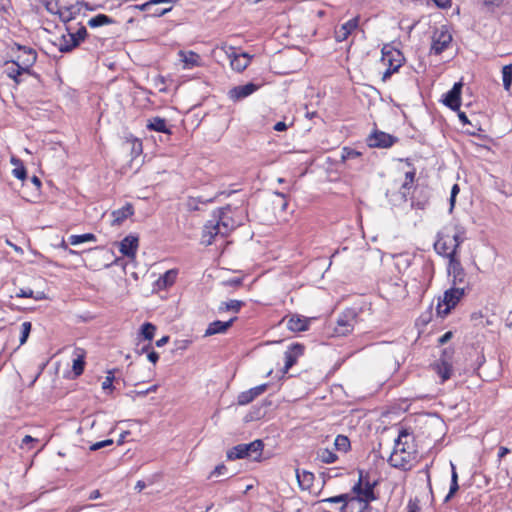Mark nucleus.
Here are the masks:
<instances>
[{"mask_svg":"<svg viewBox=\"0 0 512 512\" xmlns=\"http://www.w3.org/2000/svg\"><path fill=\"white\" fill-rule=\"evenodd\" d=\"M96 241V236L93 233H85L81 235H71L69 237V243L71 245H78L84 242Z\"/></svg>","mask_w":512,"mask_h":512,"instance_id":"obj_39","label":"nucleus"},{"mask_svg":"<svg viewBox=\"0 0 512 512\" xmlns=\"http://www.w3.org/2000/svg\"><path fill=\"white\" fill-rule=\"evenodd\" d=\"M147 354V358L148 360L153 363V364H156L159 360V354L152 348Z\"/></svg>","mask_w":512,"mask_h":512,"instance_id":"obj_61","label":"nucleus"},{"mask_svg":"<svg viewBox=\"0 0 512 512\" xmlns=\"http://www.w3.org/2000/svg\"><path fill=\"white\" fill-rule=\"evenodd\" d=\"M114 379H115V377H114L112 371H109L108 375L105 378V381L102 383V388L104 390H106V389H111L112 390L114 388L113 387Z\"/></svg>","mask_w":512,"mask_h":512,"instance_id":"obj_52","label":"nucleus"},{"mask_svg":"<svg viewBox=\"0 0 512 512\" xmlns=\"http://www.w3.org/2000/svg\"><path fill=\"white\" fill-rule=\"evenodd\" d=\"M135 9L147 12L148 16L161 17L172 10V7L159 8L156 4H151V0L134 6Z\"/></svg>","mask_w":512,"mask_h":512,"instance_id":"obj_25","label":"nucleus"},{"mask_svg":"<svg viewBox=\"0 0 512 512\" xmlns=\"http://www.w3.org/2000/svg\"><path fill=\"white\" fill-rule=\"evenodd\" d=\"M10 53L11 60L7 61L6 64L11 63L14 66H21V70H26L28 75L40 81V75L31 69L37 61V52L35 49L14 42L10 46Z\"/></svg>","mask_w":512,"mask_h":512,"instance_id":"obj_3","label":"nucleus"},{"mask_svg":"<svg viewBox=\"0 0 512 512\" xmlns=\"http://www.w3.org/2000/svg\"><path fill=\"white\" fill-rule=\"evenodd\" d=\"M115 20L105 14H98L88 21V26L91 28H97L104 25L114 24Z\"/></svg>","mask_w":512,"mask_h":512,"instance_id":"obj_35","label":"nucleus"},{"mask_svg":"<svg viewBox=\"0 0 512 512\" xmlns=\"http://www.w3.org/2000/svg\"><path fill=\"white\" fill-rule=\"evenodd\" d=\"M156 326L150 322L141 325L137 339L151 342L154 338Z\"/></svg>","mask_w":512,"mask_h":512,"instance_id":"obj_33","label":"nucleus"},{"mask_svg":"<svg viewBox=\"0 0 512 512\" xmlns=\"http://www.w3.org/2000/svg\"><path fill=\"white\" fill-rule=\"evenodd\" d=\"M139 247V237L134 234H129L122 239L119 243V251L123 256L128 258H135Z\"/></svg>","mask_w":512,"mask_h":512,"instance_id":"obj_15","label":"nucleus"},{"mask_svg":"<svg viewBox=\"0 0 512 512\" xmlns=\"http://www.w3.org/2000/svg\"><path fill=\"white\" fill-rule=\"evenodd\" d=\"M448 274L452 276V284L460 286L465 283L466 273L458 257H455V252L451 253L450 261L447 267Z\"/></svg>","mask_w":512,"mask_h":512,"instance_id":"obj_10","label":"nucleus"},{"mask_svg":"<svg viewBox=\"0 0 512 512\" xmlns=\"http://www.w3.org/2000/svg\"><path fill=\"white\" fill-rule=\"evenodd\" d=\"M287 129V124L283 121H279L274 125V130L278 132L285 131Z\"/></svg>","mask_w":512,"mask_h":512,"instance_id":"obj_64","label":"nucleus"},{"mask_svg":"<svg viewBox=\"0 0 512 512\" xmlns=\"http://www.w3.org/2000/svg\"><path fill=\"white\" fill-rule=\"evenodd\" d=\"M356 323V313L354 310L344 311L337 319L334 333L336 336H346L351 333Z\"/></svg>","mask_w":512,"mask_h":512,"instance_id":"obj_8","label":"nucleus"},{"mask_svg":"<svg viewBox=\"0 0 512 512\" xmlns=\"http://www.w3.org/2000/svg\"><path fill=\"white\" fill-rule=\"evenodd\" d=\"M366 142L371 148H389L398 142V138L384 131L375 129L367 137Z\"/></svg>","mask_w":512,"mask_h":512,"instance_id":"obj_9","label":"nucleus"},{"mask_svg":"<svg viewBox=\"0 0 512 512\" xmlns=\"http://www.w3.org/2000/svg\"><path fill=\"white\" fill-rule=\"evenodd\" d=\"M463 83L456 82L453 87L444 94L443 103L453 111H458L461 106V91Z\"/></svg>","mask_w":512,"mask_h":512,"instance_id":"obj_14","label":"nucleus"},{"mask_svg":"<svg viewBox=\"0 0 512 512\" xmlns=\"http://www.w3.org/2000/svg\"><path fill=\"white\" fill-rule=\"evenodd\" d=\"M452 336H453L452 331H447L438 339V343L440 345H444L452 338Z\"/></svg>","mask_w":512,"mask_h":512,"instance_id":"obj_62","label":"nucleus"},{"mask_svg":"<svg viewBox=\"0 0 512 512\" xmlns=\"http://www.w3.org/2000/svg\"><path fill=\"white\" fill-rule=\"evenodd\" d=\"M430 199V191L426 186L417 185L411 196V206L417 209H425Z\"/></svg>","mask_w":512,"mask_h":512,"instance_id":"obj_16","label":"nucleus"},{"mask_svg":"<svg viewBox=\"0 0 512 512\" xmlns=\"http://www.w3.org/2000/svg\"><path fill=\"white\" fill-rule=\"evenodd\" d=\"M185 207L190 212L200 210L199 203L196 201L194 196L187 197V199L185 201Z\"/></svg>","mask_w":512,"mask_h":512,"instance_id":"obj_46","label":"nucleus"},{"mask_svg":"<svg viewBox=\"0 0 512 512\" xmlns=\"http://www.w3.org/2000/svg\"><path fill=\"white\" fill-rule=\"evenodd\" d=\"M434 249L439 255L446 257L450 260V245L447 243L446 240H444V236L440 232L437 234V240L434 243Z\"/></svg>","mask_w":512,"mask_h":512,"instance_id":"obj_32","label":"nucleus"},{"mask_svg":"<svg viewBox=\"0 0 512 512\" xmlns=\"http://www.w3.org/2000/svg\"><path fill=\"white\" fill-rule=\"evenodd\" d=\"M317 458L322 463L331 464L338 459V456L332 450H329L327 448H321L317 452Z\"/></svg>","mask_w":512,"mask_h":512,"instance_id":"obj_38","label":"nucleus"},{"mask_svg":"<svg viewBox=\"0 0 512 512\" xmlns=\"http://www.w3.org/2000/svg\"><path fill=\"white\" fill-rule=\"evenodd\" d=\"M7 76L14 80L16 84L21 83L22 79L21 76L23 74H27L26 70H21V66H12L10 68H7L6 70Z\"/></svg>","mask_w":512,"mask_h":512,"instance_id":"obj_42","label":"nucleus"},{"mask_svg":"<svg viewBox=\"0 0 512 512\" xmlns=\"http://www.w3.org/2000/svg\"><path fill=\"white\" fill-rule=\"evenodd\" d=\"M405 162L407 166L411 167V170L405 173V181L401 186V193L404 198H406L407 194L409 193V190L411 189L416 177V169L411 163L410 159H406Z\"/></svg>","mask_w":512,"mask_h":512,"instance_id":"obj_28","label":"nucleus"},{"mask_svg":"<svg viewBox=\"0 0 512 512\" xmlns=\"http://www.w3.org/2000/svg\"><path fill=\"white\" fill-rule=\"evenodd\" d=\"M146 128L149 131L164 133L168 136L172 135L171 126H168L167 120L159 116L149 118L147 120Z\"/></svg>","mask_w":512,"mask_h":512,"instance_id":"obj_23","label":"nucleus"},{"mask_svg":"<svg viewBox=\"0 0 512 512\" xmlns=\"http://www.w3.org/2000/svg\"><path fill=\"white\" fill-rule=\"evenodd\" d=\"M259 89V85L249 82L245 85L235 86L229 90L228 95L233 101H239L253 94Z\"/></svg>","mask_w":512,"mask_h":512,"instance_id":"obj_18","label":"nucleus"},{"mask_svg":"<svg viewBox=\"0 0 512 512\" xmlns=\"http://www.w3.org/2000/svg\"><path fill=\"white\" fill-rule=\"evenodd\" d=\"M433 370L436 372V374L440 377L441 383H444L450 377L453 373V365L452 363L446 362L444 360H437L432 365Z\"/></svg>","mask_w":512,"mask_h":512,"instance_id":"obj_24","label":"nucleus"},{"mask_svg":"<svg viewBox=\"0 0 512 512\" xmlns=\"http://www.w3.org/2000/svg\"><path fill=\"white\" fill-rule=\"evenodd\" d=\"M134 206L131 203H126L123 207L113 210L111 212V225L120 226L125 220L134 215Z\"/></svg>","mask_w":512,"mask_h":512,"instance_id":"obj_21","label":"nucleus"},{"mask_svg":"<svg viewBox=\"0 0 512 512\" xmlns=\"http://www.w3.org/2000/svg\"><path fill=\"white\" fill-rule=\"evenodd\" d=\"M229 50L231 53L226 51L228 58L230 59L231 68L236 72L244 71L250 64L252 56L246 52L237 54L234 52V47L230 46Z\"/></svg>","mask_w":512,"mask_h":512,"instance_id":"obj_12","label":"nucleus"},{"mask_svg":"<svg viewBox=\"0 0 512 512\" xmlns=\"http://www.w3.org/2000/svg\"><path fill=\"white\" fill-rule=\"evenodd\" d=\"M334 445L338 451H342V452H347L351 448V443H350L349 438L347 436L341 435V434L336 437Z\"/></svg>","mask_w":512,"mask_h":512,"instance_id":"obj_41","label":"nucleus"},{"mask_svg":"<svg viewBox=\"0 0 512 512\" xmlns=\"http://www.w3.org/2000/svg\"><path fill=\"white\" fill-rule=\"evenodd\" d=\"M75 358L73 360V366L72 371L75 375V377H79L83 374L85 369V357H86V351L82 348H75L74 350Z\"/></svg>","mask_w":512,"mask_h":512,"instance_id":"obj_26","label":"nucleus"},{"mask_svg":"<svg viewBox=\"0 0 512 512\" xmlns=\"http://www.w3.org/2000/svg\"><path fill=\"white\" fill-rule=\"evenodd\" d=\"M268 388V384H261L247 391L241 392L237 397V404L240 406L248 405L255 398L263 394Z\"/></svg>","mask_w":512,"mask_h":512,"instance_id":"obj_19","label":"nucleus"},{"mask_svg":"<svg viewBox=\"0 0 512 512\" xmlns=\"http://www.w3.org/2000/svg\"><path fill=\"white\" fill-rule=\"evenodd\" d=\"M400 69V64H396V66H393L392 68H387L385 70V72L383 73L382 75V80L385 82L387 81L391 76L392 74L398 72V70Z\"/></svg>","mask_w":512,"mask_h":512,"instance_id":"obj_54","label":"nucleus"},{"mask_svg":"<svg viewBox=\"0 0 512 512\" xmlns=\"http://www.w3.org/2000/svg\"><path fill=\"white\" fill-rule=\"evenodd\" d=\"M452 41V36L448 31H441L435 34L432 38L431 52L435 55H440L445 49L448 48Z\"/></svg>","mask_w":512,"mask_h":512,"instance_id":"obj_17","label":"nucleus"},{"mask_svg":"<svg viewBox=\"0 0 512 512\" xmlns=\"http://www.w3.org/2000/svg\"><path fill=\"white\" fill-rule=\"evenodd\" d=\"M88 36V32L85 26H81L76 32L68 33L67 36L63 35L60 39L59 51L61 53H69L77 48L81 42H83Z\"/></svg>","mask_w":512,"mask_h":512,"instance_id":"obj_7","label":"nucleus"},{"mask_svg":"<svg viewBox=\"0 0 512 512\" xmlns=\"http://www.w3.org/2000/svg\"><path fill=\"white\" fill-rule=\"evenodd\" d=\"M465 295L464 286H452L444 292L443 300L437 305V313L441 316L448 315Z\"/></svg>","mask_w":512,"mask_h":512,"instance_id":"obj_6","label":"nucleus"},{"mask_svg":"<svg viewBox=\"0 0 512 512\" xmlns=\"http://www.w3.org/2000/svg\"><path fill=\"white\" fill-rule=\"evenodd\" d=\"M179 56L188 68L200 66V55L194 51H180Z\"/></svg>","mask_w":512,"mask_h":512,"instance_id":"obj_30","label":"nucleus"},{"mask_svg":"<svg viewBox=\"0 0 512 512\" xmlns=\"http://www.w3.org/2000/svg\"><path fill=\"white\" fill-rule=\"evenodd\" d=\"M37 442H39L38 439H36V438H34V437L30 436V435H26L22 439L20 447L21 448L27 447L28 450H31L33 448V446L31 444L32 443H37Z\"/></svg>","mask_w":512,"mask_h":512,"instance_id":"obj_47","label":"nucleus"},{"mask_svg":"<svg viewBox=\"0 0 512 512\" xmlns=\"http://www.w3.org/2000/svg\"><path fill=\"white\" fill-rule=\"evenodd\" d=\"M305 346L301 343H292L285 351V365L282 373L285 374L292 368L298 361V358L304 354Z\"/></svg>","mask_w":512,"mask_h":512,"instance_id":"obj_11","label":"nucleus"},{"mask_svg":"<svg viewBox=\"0 0 512 512\" xmlns=\"http://www.w3.org/2000/svg\"><path fill=\"white\" fill-rule=\"evenodd\" d=\"M17 297L23 298H32L34 297V292L31 289H20L19 292L16 293Z\"/></svg>","mask_w":512,"mask_h":512,"instance_id":"obj_59","label":"nucleus"},{"mask_svg":"<svg viewBox=\"0 0 512 512\" xmlns=\"http://www.w3.org/2000/svg\"><path fill=\"white\" fill-rule=\"evenodd\" d=\"M411 436V432L408 428L402 427L399 430L398 437L394 441L393 452L391 453L388 463L394 467L407 471L411 468V461L414 459L416 450L413 446H410L407 440Z\"/></svg>","mask_w":512,"mask_h":512,"instance_id":"obj_2","label":"nucleus"},{"mask_svg":"<svg viewBox=\"0 0 512 512\" xmlns=\"http://www.w3.org/2000/svg\"><path fill=\"white\" fill-rule=\"evenodd\" d=\"M359 479L352 487L351 491L354 494L352 497L353 501L365 502V507H368V503H371L378 499L375 493V488L378 485L377 480H370L369 473L363 469H358Z\"/></svg>","mask_w":512,"mask_h":512,"instance_id":"obj_4","label":"nucleus"},{"mask_svg":"<svg viewBox=\"0 0 512 512\" xmlns=\"http://www.w3.org/2000/svg\"><path fill=\"white\" fill-rule=\"evenodd\" d=\"M420 506H419V500L417 498L410 499L407 505V511L406 512H419Z\"/></svg>","mask_w":512,"mask_h":512,"instance_id":"obj_55","label":"nucleus"},{"mask_svg":"<svg viewBox=\"0 0 512 512\" xmlns=\"http://www.w3.org/2000/svg\"><path fill=\"white\" fill-rule=\"evenodd\" d=\"M243 284V279L239 277L231 278L223 282L224 286L240 287Z\"/></svg>","mask_w":512,"mask_h":512,"instance_id":"obj_53","label":"nucleus"},{"mask_svg":"<svg viewBox=\"0 0 512 512\" xmlns=\"http://www.w3.org/2000/svg\"><path fill=\"white\" fill-rule=\"evenodd\" d=\"M310 320L308 318L293 315L287 322V327L293 332H302L308 330Z\"/></svg>","mask_w":512,"mask_h":512,"instance_id":"obj_27","label":"nucleus"},{"mask_svg":"<svg viewBox=\"0 0 512 512\" xmlns=\"http://www.w3.org/2000/svg\"><path fill=\"white\" fill-rule=\"evenodd\" d=\"M296 477L298 480V484L303 490H308L312 487L314 482V474L307 470L300 471L299 469L296 470Z\"/></svg>","mask_w":512,"mask_h":512,"instance_id":"obj_29","label":"nucleus"},{"mask_svg":"<svg viewBox=\"0 0 512 512\" xmlns=\"http://www.w3.org/2000/svg\"><path fill=\"white\" fill-rule=\"evenodd\" d=\"M382 57L381 61L388 66V68H392L396 66V64H400V67L403 65L404 56L402 52L398 49L393 48L392 46L386 44L381 50Z\"/></svg>","mask_w":512,"mask_h":512,"instance_id":"obj_13","label":"nucleus"},{"mask_svg":"<svg viewBox=\"0 0 512 512\" xmlns=\"http://www.w3.org/2000/svg\"><path fill=\"white\" fill-rule=\"evenodd\" d=\"M245 305L243 301L240 300H230L227 302H222L218 308L219 312L224 311H233L238 313L240 309Z\"/></svg>","mask_w":512,"mask_h":512,"instance_id":"obj_37","label":"nucleus"},{"mask_svg":"<svg viewBox=\"0 0 512 512\" xmlns=\"http://www.w3.org/2000/svg\"><path fill=\"white\" fill-rule=\"evenodd\" d=\"M231 211V206L226 205L213 212L212 218L203 227L202 237L204 239L208 236L206 240L207 245H211L216 236L225 237L237 227L236 221L230 215Z\"/></svg>","mask_w":512,"mask_h":512,"instance_id":"obj_1","label":"nucleus"},{"mask_svg":"<svg viewBox=\"0 0 512 512\" xmlns=\"http://www.w3.org/2000/svg\"><path fill=\"white\" fill-rule=\"evenodd\" d=\"M264 449V443L261 439H256L248 444H238L226 453V457L230 461L238 459L251 458L254 461H260Z\"/></svg>","mask_w":512,"mask_h":512,"instance_id":"obj_5","label":"nucleus"},{"mask_svg":"<svg viewBox=\"0 0 512 512\" xmlns=\"http://www.w3.org/2000/svg\"><path fill=\"white\" fill-rule=\"evenodd\" d=\"M218 194L213 196V197H205L203 195H199V196H196L194 197L196 199V201L199 203V204H208V203H212L216 200Z\"/></svg>","mask_w":512,"mask_h":512,"instance_id":"obj_57","label":"nucleus"},{"mask_svg":"<svg viewBox=\"0 0 512 512\" xmlns=\"http://www.w3.org/2000/svg\"><path fill=\"white\" fill-rule=\"evenodd\" d=\"M236 320H237V317H233V318L229 319L228 321H220V320L213 321L208 325V327L204 333V336L208 337V336H212L215 334L225 333L230 327H232L233 323Z\"/></svg>","mask_w":512,"mask_h":512,"instance_id":"obj_22","label":"nucleus"},{"mask_svg":"<svg viewBox=\"0 0 512 512\" xmlns=\"http://www.w3.org/2000/svg\"><path fill=\"white\" fill-rule=\"evenodd\" d=\"M451 469H452V471H451V483H450L449 492L446 495V497L444 498V502L445 503L449 502L451 500V498L459 490L458 474L456 472V468H455V465L453 463H451Z\"/></svg>","mask_w":512,"mask_h":512,"instance_id":"obj_34","label":"nucleus"},{"mask_svg":"<svg viewBox=\"0 0 512 512\" xmlns=\"http://www.w3.org/2000/svg\"><path fill=\"white\" fill-rule=\"evenodd\" d=\"M227 471V468L224 464H219L217 465L214 470L210 473L209 475V479L214 477V476H217V475H221V474H224L225 472Z\"/></svg>","mask_w":512,"mask_h":512,"instance_id":"obj_58","label":"nucleus"},{"mask_svg":"<svg viewBox=\"0 0 512 512\" xmlns=\"http://www.w3.org/2000/svg\"><path fill=\"white\" fill-rule=\"evenodd\" d=\"M12 173L19 180H24L27 176L26 168L23 164L19 165L18 167H15Z\"/></svg>","mask_w":512,"mask_h":512,"instance_id":"obj_48","label":"nucleus"},{"mask_svg":"<svg viewBox=\"0 0 512 512\" xmlns=\"http://www.w3.org/2000/svg\"><path fill=\"white\" fill-rule=\"evenodd\" d=\"M131 152L134 156L140 155L142 153V142L139 141L138 139H135L132 142Z\"/></svg>","mask_w":512,"mask_h":512,"instance_id":"obj_56","label":"nucleus"},{"mask_svg":"<svg viewBox=\"0 0 512 512\" xmlns=\"http://www.w3.org/2000/svg\"><path fill=\"white\" fill-rule=\"evenodd\" d=\"M464 234H465V229L462 226H455V233L452 236L454 245H453V248L451 249V253L455 252V257H458L457 256L458 248L464 241Z\"/></svg>","mask_w":512,"mask_h":512,"instance_id":"obj_36","label":"nucleus"},{"mask_svg":"<svg viewBox=\"0 0 512 512\" xmlns=\"http://www.w3.org/2000/svg\"><path fill=\"white\" fill-rule=\"evenodd\" d=\"M359 21L360 16L357 15L346 23L342 24L339 29L335 30V40L337 42H343L346 40L351 35V33L358 28Z\"/></svg>","mask_w":512,"mask_h":512,"instance_id":"obj_20","label":"nucleus"},{"mask_svg":"<svg viewBox=\"0 0 512 512\" xmlns=\"http://www.w3.org/2000/svg\"><path fill=\"white\" fill-rule=\"evenodd\" d=\"M361 156V153L355 149H352V148H349V147H344L343 150H342V160L343 161H346V160H349V159H354V158H358Z\"/></svg>","mask_w":512,"mask_h":512,"instance_id":"obj_45","label":"nucleus"},{"mask_svg":"<svg viewBox=\"0 0 512 512\" xmlns=\"http://www.w3.org/2000/svg\"><path fill=\"white\" fill-rule=\"evenodd\" d=\"M152 348L153 347L151 345V342H149V341L144 342V340H142V339H137V342H136V345L134 348V352L138 356H141L144 353H148Z\"/></svg>","mask_w":512,"mask_h":512,"instance_id":"obj_43","label":"nucleus"},{"mask_svg":"<svg viewBox=\"0 0 512 512\" xmlns=\"http://www.w3.org/2000/svg\"><path fill=\"white\" fill-rule=\"evenodd\" d=\"M32 329L31 322L25 321L21 325L20 345L26 343Z\"/></svg>","mask_w":512,"mask_h":512,"instance_id":"obj_44","label":"nucleus"},{"mask_svg":"<svg viewBox=\"0 0 512 512\" xmlns=\"http://www.w3.org/2000/svg\"><path fill=\"white\" fill-rule=\"evenodd\" d=\"M352 497L353 496H350L349 494L345 493V494L338 495L337 500L339 501V503H343V505H352V507H353V506H355L357 501H353Z\"/></svg>","mask_w":512,"mask_h":512,"instance_id":"obj_50","label":"nucleus"},{"mask_svg":"<svg viewBox=\"0 0 512 512\" xmlns=\"http://www.w3.org/2000/svg\"><path fill=\"white\" fill-rule=\"evenodd\" d=\"M178 271L176 269H170L166 271L162 276L157 280V285L160 289H166L172 286L177 278Z\"/></svg>","mask_w":512,"mask_h":512,"instance_id":"obj_31","label":"nucleus"},{"mask_svg":"<svg viewBox=\"0 0 512 512\" xmlns=\"http://www.w3.org/2000/svg\"><path fill=\"white\" fill-rule=\"evenodd\" d=\"M112 444H113V440L112 439L102 440V441H99V442H96V443L92 444L90 446V450L91 451H96V450H99L101 448L110 446Z\"/></svg>","mask_w":512,"mask_h":512,"instance_id":"obj_49","label":"nucleus"},{"mask_svg":"<svg viewBox=\"0 0 512 512\" xmlns=\"http://www.w3.org/2000/svg\"><path fill=\"white\" fill-rule=\"evenodd\" d=\"M453 354H454V349L445 348V349H443L442 354L438 360H444L446 362L452 363Z\"/></svg>","mask_w":512,"mask_h":512,"instance_id":"obj_51","label":"nucleus"},{"mask_svg":"<svg viewBox=\"0 0 512 512\" xmlns=\"http://www.w3.org/2000/svg\"><path fill=\"white\" fill-rule=\"evenodd\" d=\"M434 4L441 9H445L451 6V0H432Z\"/></svg>","mask_w":512,"mask_h":512,"instance_id":"obj_63","label":"nucleus"},{"mask_svg":"<svg viewBox=\"0 0 512 512\" xmlns=\"http://www.w3.org/2000/svg\"><path fill=\"white\" fill-rule=\"evenodd\" d=\"M459 191H460L459 186L457 184H454L451 189V195H450L451 209L454 207L455 198H456V195L459 193Z\"/></svg>","mask_w":512,"mask_h":512,"instance_id":"obj_60","label":"nucleus"},{"mask_svg":"<svg viewBox=\"0 0 512 512\" xmlns=\"http://www.w3.org/2000/svg\"><path fill=\"white\" fill-rule=\"evenodd\" d=\"M503 87L509 91L512 85V64L503 66L502 68Z\"/></svg>","mask_w":512,"mask_h":512,"instance_id":"obj_40","label":"nucleus"}]
</instances>
